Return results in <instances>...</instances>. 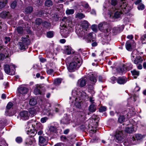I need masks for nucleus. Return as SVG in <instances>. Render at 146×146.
Returning <instances> with one entry per match:
<instances>
[{
  "instance_id": "nucleus-1",
  "label": "nucleus",
  "mask_w": 146,
  "mask_h": 146,
  "mask_svg": "<svg viewBox=\"0 0 146 146\" xmlns=\"http://www.w3.org/2000/svg\"><path fill=\"white\" fill-rule=\"evenodd\" d=\"M131 7L125 1L122 0L121 3L119 7L117 8V11L116 12L114 16L116 18L119 17L121 15L124 13L126 14L131 10Z\"/></svg>"
},
{
  "instance_id": "nucleus-2",
  "label": "nucleus",
  "mask_w": 146,
  "mask_h": 146,
  "mask_svg": "<svg viewBox=\"0 0 146 146\" xmlns=\"http://www.w3.org/2000/svg\"><path fill=\"white\" fill-rule=\"evenodd\" d=\"M69 25L71 23V19L68 18L64 17L61 20L60 24V33L62 36L63 37L66 38L68 36L69 34L66 25L67 23Z\"/></svg>"
},
{
  "instance_id": "nucleus-3",
  "label": "nucleus",
  "mask_w": 146,
  "mask_h": 146,
  "mask_svg": "<svg viewBox=\"0 0 146 146\" xmlns=\"http://www.w3.org/2000/svg\"><path fill=\"white\" fill-rule=\"evenodd\" d=\"M79 57V56H75L73 61L69 64L68 67V69L69 72H74L79 68L81 64L80 63V58Z\"/></svg>"
},
{
  "instance_id": "nucleus-4",
  "label": "nucleus",
  "mask_w": 146,
  "mask_h": 146,
  "mask_svg": "<svg viewBox=\"0 0 146 146\" xmlns=\"http://www.w3.org/2000/svg\"><path fill=\"white\" fill-rule=\"evenodd\" d=\"M98 27L99 29L101 31L106 33L107 36L109 35L111 28L107 23H101L98 24Z\"/></svg>"
},
{
  "instance_id": "nucleus-5",
  "label": "nucleus",
  "mask_w": 146,
  "mask_h": 146,
  "mask_svg": "<svg viewBox=\"0 0 146 146\" xmlns=\"http://www.w3.org/2000/svg\"><path fill=\"white\" fill-rule=\"evenodd\" d=\"M79 32L80 34L79 36L81 37H83V39H85L87 42H90L91 40L93 41L95 40V38L93 37L92 35L93 32L90 33L87 35L83 31H81V32L79 31Z\"/></svg>"
},
{
  "instance_id": "nucleus-6",
  "label": "nucleus",
  "mask_w": 146,
  "mask_h": 146,
  "mask_svg": "<svg viewBox=\"0 0 146 146\" xmlns=\"http://www.w3.org/2000/svg\"><path fill=\"white\" fill-rule=\"evenodd\" d=\"M4 70L5 72L10 75H13L15 74V68L16 66L15 65L11 64L9 66L5 64L4 66Z\"/></svg>"
},
{
  "instance_id": "nucleus-7",
  "label": "nucleus",
  "mask_w": 146,
  "mask_h": 146,
  "mask_svg": "<svg viewBox=\"0 0 146 146\" xmlns=\"http://www.w3.org/2000/svg\"><path fill=\"white\" fill-rule=\"evenodd\" d=\"M114 138L117 142L119 143L123 139V131L121 130L117 129L114 135Z\"/></svg>"
},
{
  "instance_id": "nucleus-8",
  "label": "nucleus",
  "mask_w": 146,
  "mask_h": 146,
  "mask_svg": "<svg viewBox=\"0 0 146 146\" xmlns=\"http://www.w3.org/2000/svg\"><path fill=\"white\" fill-rule=\"evenodd\" d=\"M143 137V136L140 134H136L135 137L131 136L129 139L131 143L133 145H135L138 143V141L141 139Z\"/></svg>"
},
{
  "instance_id": "nucleus-9",
  "label": "nucleus",
  "mask_w": 146,
  "mask_h": 146,
  "mask_svg": "<svg viewBox=\"0 0 146 146\" xmlns=\"http://www.w3.org/2000/svg\"><path fill=\"white\" fill-rule=\"evenodd\" d=\"M31 125L33 126L34 128L37 129V134L38 135H40L42 134L43 131L41 130L43 129V126L40 123L35 122L34 123Z\"/></svg>"
},
{
  "instance_id": "nucleus-10",
  "label": "nucleus",
  "mask_w": 146,
  "mask_h": 146,
  "mask_svg": "<svg viewBox=\"0 0 146 146\" xmlns=\"http://www.w3.org/2000/svg\"><path fill=\"white\" fill-rule=\"evenodd\" d=\"M136 129L135 128L134 125L131 123L128 124L126 127L125 131L128 133H131L135 132Z\"/></svg>"
},
{
  "instance_id": "nucleus-11",
  "label": "nucleus",
  "mask_w": 146,
  "mask_h": 146,
  "mask_svg": "<svg viewBox=\"0 0 146 146\" xmlns=\"http://www.w3.org/2000/svg\"><path fill=\"white\" fill-rule=\"evenodd\" d=\"M76 98L80 100H85L88 98V96L86 92L81 91L76 93Z\"/></svg>"
},
{
  "instance_id": "nucleus-12",
  "label": "nucleus",
  "mask_w": 146,
  "mask_h": 146,
  "mask_svg": "<svg viewBox=\"0 0 146 146\" xmlns=\"http://www.w3.org/2000/svg\"><path fill=\"white\" fill-rule=\"evenodd\" d=\"M48 140L45 137L40 136L39 137V145L40 146H44L48 143Z\"/></svg>"
},
{
  "instance_id": "nucleus-13",
  "label": "nucleus",
  "mask_w": 146,
  "mask_h": 146,
  "mask_svg": "<svg viewBox=\"0 0 146 146\" xmlns=\"http://www.w3.org/2000/svg\"><path fill=\"white\" fill-rule=\"evenodd\" d=\"M70 100H74L75 102V106L78 108H81V102H82V100L78 99V98H75V97L73 96L70 98Z\"/></svg>"
},
{
  "instance_id": "nucleus-14",
  "label": "nucleus",
  "mask_w": 146,
  "mask_h": 146,
  "mask_svg": "<svg viewBox=\"0 0 146 146\" xmlns=\"http://www.w3.org/2000/svg\"><path fill=\"white\" fill-rule=\"evenodd\" d=\"M128 111L127 116L129 117L135 115L136 113L135 109L131 106H129L127 109Z\"/></svg>"
},
{
  "instance_id": "nucleus-15",
  "label": "nucleus",
  "mask_w": 146,
  "mask_h": 146,
  "mask_svg": "<svg viewBox=\"0 0 146 146\" xmlns=\"http://www.w3.org/2000/svg\"><path fill=\"white\" fill-rule=\"evenodd\" d=\"M89 75V80L91 82L92 84H95L97 81V75L95 73H90Z\"/></svg>"
},
{
  "instance_id": "nucleus-16",
  "label": "nucleus",
  "mask_w": 146,
  "mask_h": 146,
  "mask_svg": "<svg viewBox=\"0 0 146 146\" xmlns=\"http://www.w3.org/2000/svg\"><path fill=\"white\" fill-rule=\"evenodd\" d=\"M19 92L21 94H27L28 92V89L25 87L20 86L18 88Z\"/></svg>"
},
{
  "instance_id": "nucleus-17",
  "label": "nucleus",
  "mask_w": 146,
  "mask_h": 146,
  "mask_svg": "<svg viewBox=\"0 0 146 146\" xmlns=\"http://www.w3.org/2000/svg\"><path fill=\"white\" fill-rule=\"evenodd\" d=\"M43 113L44 115L52 117L55 114V112L53 110H47V109H44L43 110Z\"/></svg>"
},
{
  "instance_id": "nucleus-18",
  "label": "nucleus",
  "mask_w": 146,
  "mask_h": 146,
  "mask_svg": "<svg viewBox=\"0 0 146 146\" xmlns=\"http://www.w3.org/2000/svg\"><path fill=\"white\" fill-rule=\"evenodd\" d=\"M89 25L90 24L86 20L83 21L81 23V26L83 29L81 31H83L84 32H85V30L87 31V29L88 28Z\"/></svg>"
},
{
  "instance_id": "nucleus-19",
  "label": "nucleus",
  "mask_w": 146,
  "mask_h": 146,
  "mask_svg": "<svg viewBox=\"0 0 146 146\" xmlns=\"http://www.w3.org/2000/svg\"><path fill=\"white\" fill-rule=\"evenodd\" d=\"M86 82L85 78H82L78 80L77 84L80 87H83L86 85Z\"/></svg>"
},
{
  "instance_id": "nucleus-20",
  "label": "nucleus",
  "mask_w": 146,
  "mask_h": 146,
  "mask_svg": "<svg viewBox=\"0 0 146 146\" xmlns=\"http://www.w3.org/2000/svg\"><path fill=\"white\" fill-rule=\"evenodd\" d=\"M20 115L21 118L24 120L27 119L29 118L28 113L27 111H24L21 112L20 113Z\"/></svg>"
},
{
  "instance_id": "nucleus-21",
  "label": "nucleus",
  "mask_w": 146,
  "mask_h": 146,
  "mask_svg": "<svg viewBox=\"0 0 146 146\" xmlns=\"http://www.w3.org/2000/svg\"><path fill=\"white\" fill-rule=\"evenodd\" d=\"M124 29L123 26L114 27L112 29V32L114 34H116L120 32Z\"/></svg>"
},
{
  "instance_id": "nucleus-22",
  "label": "nucleus",
  "mask_w": 146,
  "mask_h": 146,
  "mask_svg": "<svg viewBox=\"0 0 146 146\" xmlns=\"http://www.w3.org/2000/svg\"><path fill=\"white\" fill-rule=\"evenodd\" d=\"M127 81L126 78L124 77H119L117 80V83L119 84H123L126 83Z\"/></svg>"
},
{
  "instance_id": "nucleus-23",
  "label": "nucleus",
  "mask_w": 146,
  "mask_h": 146,
  "mask_svg": "<svg viewBox=\"0 0 146 146\" xmlns=\"http://www.w3.org/2000/svg\"><path fill=\"white\" fill-rule=\"evenodd\" d=\"M25 45H29L30 41L29 37L27 36L25 37H23L21 38V41Z\"/></svg>"
},
{
  "instance_id": "nucleus-24",
  "label": "nucleus",
  "mask_w": 146,
  "mask_h": 146,
  "mask_svg": "<svg viewBox=\"0 0 146 146\" xmlns=\"http://www.w3.org/2000/svg\"><path fill=\"white\" fill-rule=\"evenodd\" d=\"M138 54L139 52L136 50H135L133 51L131 55V58L132 61L139 56Z\"/></svg>"
},
{
  "instance_id": "nucleus-25",
  "label": "nucleus",
  "mask_w": 146,
  "mask_h": 146,
  "mask_svg": "<svg viewBox=\"0 0 146 146\" xmlns=\"http://www.w3.org/2000/svg\"><path fill=\"white\" fill-rule=\"evenodd\" d=\"M61 122L64 124H67L70 123V120L68 117L66 115L61 119Z\"/></svg>"
},
{
  "instance_id": "nucleus-26",
  "label": "nucleus",
  "mask_w": 146,
  "mask_h": 146,
  "mask_svg": "<svg viewBox=\"0 0 146 146\" xmlns=\"http://www.w3.org/2000/svg\"><path fill=\"white\" fill-rule=\"evenodd\" d=\"M0 16L3 18H5L7 17H10V13L8 11H3L0 14Z\"/></svg>"
},
{
  "instance_id": "nucleus-27",
  "label": "nucleus",
  "mask_w": 146,
  "mask_h": 146,
  "mask_svg": "<svg viewBox=\"0 0 146 146\" xmlns=\"http://www.w3.org/2000/svg\"><path fill=\"white\" fill-rule=\"evenodd\" d=\"M41 87L40 85H37L34 90V93L36 95L41 94Z\"/></svg>"
},
{
  "instance_id": "nucleus-28",
  "label": "nucleus",
  "mask_w": 146,
  "mask_h": 146,
  "mask_svg": "<svg viewBox=\"0 0 146 146\" xmlns=\"http://www.w3.org/2000/svg\"><path fill=\"white\" fill-rule=\"evenodd\" d=\"M133 60V62L135 64H139L142 62L143 61V59L141 57L139 56L137 58Z\"/></svg>"
},
{
  "instance_id": "nucleus-29",
  "label": "nucleus",
  "mask_w": 146,
  "mask_h": 146,
  "mask_svg": "<svg viewBox=\"0 0 146 146\" xmlns=\"http://www.w3.org/2000/svg\"><path fill=\"white\" fill-rule=\"evenodd\" d=\"M33 10V7H28L25 9L24 13L26 14H29L32 12Z\"/></svg>"
},
{
  "instance_id": "nucleus-30",
  "label": "nucleus",
  "mask_w": 146,
  "mask_h": 146,
  "mask_svg": "<svg viewBox=\"0 0 146 146\" xmlns=\"http://www.w3.org/2000/svg\"><path fill=\"white\" fill-rule=\"evenodd\" d=\"M8 0H6L5 1L2 0H0V11L5 6L6 4L7 3Z\"/></svg>"
},
{
  "instance_id": "nucleus-31",
  "label": "nucleus",
  "mask_w": 146,
  "mask_h": 146,
  "mask_svg": "<svg viewBox=\"0 0 146 146\" xmlns=\"http://www.w3.org/2000/svg\"><path fill=\"white\" fill-rule=\"evenodd\" d=\"M124 65L126 71L129 70L132 68V65L130 63H127Z\"/></svg>"
},
{
  "instance_id": "nucleus-32",
  "label": "nucleus",
  "mask_w": 146,
  "mask_h": 146,
  "mask_svg": "<svg viewBox=\"0 0 146 146\" xmlns=\"http://www.w3.org/2000/svg\"><path fill=\"white\" fill-rule=\"evenodd\" d=\"M118 70L120 73H125L126 71V69H125L124 64H123L121 67L119 68L118 69Z\"/></svg>"
},
{
  "instance_id": "nucleus-33",
  "label": "nucleus",
  "mask_w": 146,
  "mask_h": 146,
  "mask_svg": "<svg viewBox=\"0 0 146 146\" xmlns=\"http://www.w3.org/2000/svg\"><path fill=\"white\" fill-rule=\"evenodd\" d=\"M36 104L37 101L35 99L33 98L30 100L29 102V104L30 105L34 106Z\"/></svg>"
},
{
  "instance_id": "nucleus-34",
  "label": "nucleus",
  "mask_w": 146,
  "mask_h": 146,
  "mask_svg": "<svg viewBox=\"0 0 146 146\" xmlns=\"http://www.w3.org/2000/svg\"><path fill=\"white\" fill-rule=\"evenodd\" d=\"M131 73L132 75L133 76V78L134 79H136L137 78V76H138L139 75V72L136 70H135L131 71Z\"/></svg>"
},
{
  "instance_id": "nucleus-35",
  "label": "nucleus",
  "mask_w": 146,
  "mask_h": 146,
  "mask_svg": "<svg viewBox=\"0 0 146 146\" xmlns=\"http://www.w3.org/2000/svg\"><path fill=\"white\" fill-rule=\"evenodd\" d=\"M75 17L76 18L81 19L84 18L85 16L83 13H78L76 14Z\"/></svg>"
},
{
  "instance_id": "nucleus-36",
  "label": "nucleus",
  "mask_w": 146,
  "mask_h": 146,
  "mask_svg": "<svg viewBox=\"0 0 146 146\" xmlns=\"http://www.w3.org/2000/svg\"><path fill=\"white\" fill-rule=\"evenodd\" d=\"M125 46L127 50H129L131 49V47L130 41H129L126 42Z\"/></svg>"
},
{
  "instance_id": "nucleus-37",
  "label": "nucleus",
  "mask_w": 146,
  "mask_h": 146,
  "mask_svg": "<svg viewBox=\"0 0 146 146\" xmlns=\"http://www.w3.org/2000/svg\"><path fill=\"white\" fill-rule=\"evenodd\" d=\"M17 31L18 33L22 34L23 33L24 29L23 28L19 27L17 28Z\"/></svg>"
},
{
  "instance_id": "nucleus-38",
  "label": "nucleus",
  "mask_w": 146,
  "mask_h": 146,
  "mask_svg": "<svg viewBox=\"0 0 146 146\" xmlns=\"http://www.w3.org/2000/svg\"><path fill=\"white\" fill-rule=\"evenodd\" d=\"M19 45L20 46V48L21 50L25 49L26 46H28L27 45H25V44L21 42H19Z\"/></svg>"
},
{
  "instance_id": "nucleus-39",
  "label": "nucleus",
  "mask_w": 146,
  "mask_h": 146,
  "mask_svg": "<svg viewBox=\"0 0 146 146\" xmlns=\"http://www.w3.org/2000/svg\"><path fill=\"white\" fill-rule=\"evenodd\" d=\"M71 49L70 47L68 46L66 47L65 49V52L66 54H71Z\"/></svg>"
},
{
  "instance_id": "nucleus-40",
  "label": "nucleus",
  "mask_w": 146,
  "mask_h": 146,
  "mask_svg": "<svg viewBox=\"0 0 146 146\" xmlns=\"http://www.w3.org/2000/svg\"><path fill=\"white\" fill-rule=\"evenodd\" d=\"M83 6L85 10L88 12L90 11V8L88 3L84 4Z\"/></svg>"
},
{
  "instance_id": "nucleus-41",
  "label": "nucleus",
  "mask_w": 146,
  "mask_h": 146,
  "mask_svg": "<svg viewBox=\"0 0 146 146\" xmlns=\"http://www.w3.org/2000/svg\"><path fill=\"white\" fill-rule=\"evenodd\" d=\"M53 4L52 1L51 0H47L45 3V6L47 7H50Z\"/></svg>"
},
{
  "instance_id": "nucleus-42",
  "label": "nucleus",
  "mask_w": 146,
  "mask_h": 146,
  "mask_svg": "<svg viewBox=\"0 0 146 146\" xmlns=\"http://www.w3.org/2000/svg\"><path fill=\"white\" fill-rule=\"evenodd\" d=\"M66 13L67 15H72L74 13V10L73 9H67L66 11Z\"/></svg>"
},
{
  "instance_id": "nucleus-43",
  "label": "nucleus",
  "mask_w": 146,
  "mask_h": 146,
  "mask_svg": "<svg viewBox=\"0 0 146 146\" xmlns=\"http://www.w3.org/2000/svg\"><path fill=\"white\" fill-rule=\"evenodd\" d=\"M137 8L139 10H142L145 8V6L143 4L140 3L138 5Z\"/></svg>"
},
{
  "instance_id": "nucleus-44",
  "label": "nucleus",
  "mask_w": 146,
  "mask_h": 146,
  "mask_svg": "<svg viewBox=\"0 0 146 146\" xmlns=\"http://www.w3.org/2000/svg\"><path fill=\"white\" fill-rule=\"evenodd\" d=\"M56 130V127L53 126H50L49 128V131L51 133H55Z\"/></svg>"
},
{
  "instance_id": "nucleus-45",
  "label": "nucleus",
  "mask_w": 146,
  "mask_h": 146,
  "mask_svg": "<svg viewBox=\"0 0 146 146\" xmlns=\"http://www.w3.org/2000/svg\"><path fill=\"white\" fill-rule=\"evenodd\" d=\"M61 82V80L60 79L58 78L54 80V84L56 85H58Z\"/></svg>"
},
{
  "instance_id": "nucleus-46",
  "label": "nucleus",
  "mask_w": 146,
  "mask_h": 146,
  "mask_svg": "<svg viewBox=\"0 0 146 146\" xmlns=\"http://www.w3.org/2000/svg\"><path fill=\"white\" fill-rule=\"evenodd\" d=\"M89 111L92 112H94L96 110L95 106L94 105H91L90 106L89 108Z\"/></svg>"
},
{
  "instance_id": "nucleus-47",
  "label": "nucleus",
  "mask_w": 146,
  "mask_h": 146,
  "mask_svg": "<svg viewBox=\"0 0 146 146\" xmlns=\"http://www.w3.org/2000/svg\"><path fill=\"white\" fill-rule=\"evenodd\" d=\"M13 104L11 102H9V103L7 104V106H6V108H7V110L6 111V112H8V111L7 110H9L13 106Z\"/></svg>"
},
{
  "instance_id": "nucleus-48",
  "label": "nucleus",
  "mask_w": 146,
  "mask_h": 146,
  "mask_svg": "<svg viewBox=\"0 0 146 146\" xmlns=\"http://www.w3.org/2000/svg\"><path fill=\"white\" fill-rule=\"evenodd\" d=\"M54 35V33L53 31H49L47 33V36L48 38L52 37Z\"/></svg>"
},
{
  "instance_id": "nucleus-49",
  "label": "nucleus",
  "mask_w": 146,
  "mask_h": 146,
  "mask_svg": "<svg viewBox=\"0 0 146 146\" xmlns=\"http://www.w3.org/2000/svg\"><path fill=\"white\" fill-rule=\"evenodd\" d=\"M42 23V19L40 18L37 19L36 21V25H39Z\"/></svg>"
},
{
  "instance_id": "nucleus-50",
  "label": "nucleus",
  "mask_w": 146,
  "mask_h": 146,
  "mask_svg": "<svg viewBox=\"0 0 146 146\" xmlns=\"http://www.w3.org/2000/svg\"><path fill=\"white\" fill-rule=\"evenodd\" d=\"M125 118L123 116H120L118 119V121L120 123H121L124 121Z\"/></svg>"
},
{
  "instance_id": "nucleus-51",
  "label": "nucleus",
  "mask_w": 146,
  "mask_h": 146,
  "mask_svg": "<svg viewBox=\"0 0 146 146\" xmlns=\"http://www.w3.org/2000/svg\"><path fill=\"white\" fill-rule=\"evenodd\" d=\"M15 140L17 143H20L22 142V139L21 137H18L16 138Z\"/></svg>"
},
{
  "instance_id": "nucleus-52",
  "label": "nucleus",
  "mask_w": 146,
  "mask_h": 146,
  "mask_svg": "<svg viewBox=\"0 0 146 146\" xmlns=\"http://www.w3.org/2000/svg\"><path fill=\"white\" fill-rule=\"evenodd\" d=\"M98 81L100 82H103L105 81V79L101 75H99L98 77Z\"/></svg>"
},
{
  "instance_id": "nucleus-53",
  "label": "nucleus",
  "mask_w": 146,
  "mask_h": 146,
  "mask_svg": "<svg viewBox=\"0 0 146 146\" xmlns=\"http://www.w3.org/2000/svg\"><path fill=\"white\" fill-rule=\"evenodd\" d=\"M92 30L95 32H97V25H92L91 27Z\"/></svg>"
},
{
  "instance_id": "nucleus-54",
  "label": "nucleus",
  "mask_w": 146,
  "mask_h": 146,
  "mask_svg": "<svg viewBox=\"0 0 146 146\" xmlns=\"http://www.w3.org/2000/svg\"><path fill=\"white\" fill-rule=\"evenodd\" d=\"M5 43L7 44L11 40V38L9 37H5L4 38Z\"/></svg>"
},
{
  "instance_id": "nucleus-55",
  "label": "nucleus",
  "mask_w": 146,
  "mask_h": 146,
  "mask_svg": "<svg viewBox=\"0 0 146 146\" xmlns=\"http://www.w3.org/2000/svg\"><path fill=\"white\" fill-rule=\"evenodd\" d=\"M106 108L104 106H102L100 108L99 111L100 112H103L106 110Z\"/></svg>"
},
{
  "instance_id": "nucleus-56",
  "label": "nucleus",
  "mask_w": 146,
  "mask_h": 146,
  "mask_svg": "<svg viewBox=\"0 0 146 146\" xmlns=\"http://www.w3.org/2000/svg\"><path fill=\"white\" fill-rule=\"evenodd\" d=\"M42 24L44 27L46 28L48 27L50 25V24L46 21H44L43 23Z\"/></svg>"
},
{
  "instance_id": "nucleus-57",
  "label": "nucleus",
  "mask_w": 146,
  "mask_h": 146,
  "mask_svg": "<svg viewBox=\"0 0 146 146\" xmlns=\"http://www.w3.org/2000/svg\"><path fill=\"white\" fill-rule=\"evenodd\" d=\"M47 73L48 74H52L53 73L54 71L53 70L51 69H50L48 70H47Z\"/></svg>"
},
{
  "instance_id": "nucleus-58",
  "label": "nucleus",
  "mask_w": 146,
  "mask_h": 146,
  "mask_svg": "<svg viewBox=\"0 0 146 146\" xmlns=\"http://www.w3.org/2000/svg\"><path fill=\"white\" fill-rule=\"evenodd\" d=\"M60 138L62 141H66V140H68L66 137L65 135H62L61 136Z\"/></svg>"
},
{
  "instance_id": "nucleus-59",
  "label": "nucleus",
  "mask_w": 146,
  "mask_h": 146,
  "mask_svg": "<svg viewBox=\"0 0 146 146\" xmlns=\"http://www.w3.org/2000/svg\"><path fill=\"white\" fill-rule=\"evenodd\" d=\"M16 2V1H14L11 5V7L13 9H14L17 5Z\"/></svg>"
},
{
  "instance_id": "nucleus-60",
  "label": "nucleus",
  "mask_w": 146,
  "mask_h": 146,
  "mask_svg": "<svg viewBox=\"0 0 146 146\" xmlns=\"http://www.w3.org/2000/svg\"><path fill=\"white\" fill-rule=\"evenodd\" d=\"M48 119V118L46 117H42L41 118L40 121L42 123H44Z\"/></svg>"
},
{
  "instance_id": "nucleus-61",
  "label": "nucleus",
  "mask_w": 146,
  "mask_h": 146,
  "mask_svg": "<svg viewBox=\"0 0 146 146\" xmlns=\"http://www.w3.org/2000/svg\"><path fill=\"white\" fill-rule=\"evenodd\" d=\"M0 146H8V145L5 141H3L1 142Z\"/></svg>"
},
{
  "instance_id": "nucleus-62",
  "label": "nucleus",
  "mask_w": 146,
  "mask_h": 146,
  "mask_svg": "<svg viewBox=\"0 0 146 146\" xmlns=\"http://www.w3.org/2000/svg\"><path fill=\"white\" fill-rule=\"evenodd\" d=\"M26 130L27 131V134L28 135H31L33 133L31 129H30L29 130H28L27 127L26 128Z\"/></svg>"
},
{
  "instance_id": "nucleus-63",
  "label": "nucleus",
  "mask_w": 146,
  "mask_h": 146,
  "mask_svg": "<svg viewBox=\"0 0 146 146\" xmlns=\"http://www.w3.org/2000/svg\"><path fill=\"white\" fill-rule=\"evenodd\" d=\"M5 58V56L3 54H0V61L3 60Z\"/></svg>"
},
{
  "instance_id": "nucleus-64",
  "label": "nucleus",
  "mask_w": 146,
  "mask_h": 146,
  "mask_svg": "<svg viewBox=\"0 0 146 146\" xmlns=\"http://www.w3.org/2000/svg\"><path fill=\"white\" fill-rule=\"evenodd\" d=\"M29 113L33 115L35 113V111L33 109H31L29 111Z\"/></svg>"
}]
</instances>
